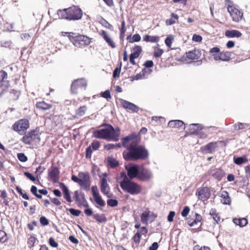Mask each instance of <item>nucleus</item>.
Segmentation results:
<instances>
[{"mask_svg":"<svg viewBox=\"0 0 250 250\" xmlns=\"http://www.w3.org/2000/svg\"><path fill=\"white\" fill-rule=\"evenodd\" d=\"M7 240V234L3 230H0V242L3 243Z\"/></svg>","mask_w":250,"mask_h":250,"instance_id":"56","label":"nucleus"},{"mask_svg":"<svg viewBox=\"0 0 250 250\" xmlns=\"http://www.w3.org/2000/svg\"><path fill=\"white\" fill-rule=\"evenodd\" d=\"M7 73L5 71H0V84L9 83L7 80Z\"/></svg>","mask_w":250,"mask_h":250,"instance_id":"41","label":"nucleus"},{"mask_svg":"<svg viewBox=\"0 0 250 250\" xmlns=\"http://www.w3.org/2000/svg\"><path fill=\"white\" fill-rule=\"evenodd\" d=\"M170 18L166 21V24L167 26L175 24L179 19V16L174 13L170 14Z\"/></svg>","mask_w":250,"mask_h":250,"instance_id":"31","label":"nucleus"},{"mask_svg":"<svg viewBox=\"0 0 250 250\" xmlns=\"http://www.w3.org/2000/svg\"><path fill=\"white\" fill-rule=\"evenodd\" d=\"M202 219H203V218H202V216L200 214H199L197 213H195V218L194 219V220L192 221L188 220V224L190 227H193L195 225L197 224V223L201 222L202 221Z\"/></svg>","mask_w":250,"mask_h":250,"instance_id":"38","label":"nucleus"},{"mask_svg":"<svg viewBox=\"0 0 250 250\" xmlns=\"http://www.w3.org/2000/svg\"><path fill=\"white\" fill-rule=\"evenodd\" d=\"M246 125H247L246 124L238 123L233 125V127L234 130H239L244 129Z\"/></svg>","mask_w":250,"mask_h":250,"instance_id":"52","label":"nucleus"},{"mask_svg":"<svg viewBox=\"0 0 250 250\" xmlns=\"http://www.w3.org/2000/svg\"><path fill=\"white\" fill-rule=\"evenodd\" d=\"M233 161L236 165L240 166L243 164L247 163L248 162V159L246 155H244L242 157H234Z\"/></svg>","mask_w":250,"mask_h":250,"instance_id":"34","label":"nucleus"},{"mask_svg":"<svg viewBox=\"0 0 250 250\" xmlns=\"http://www.w3.org/2000/svg\"><path fill=\"white\" fill-rule=\"evenodd\" d=\"M128 178L132 180L137 178L140 166L136 164H129L125 166Z\"/></svg>","mask_w":250,"mask_h":250,"instance_id":"14","label":"nucleus"},{"mask_svg":"<svg viewBox=\"0 0 250 250\" xmlns=\"http://www.w3.org/2000/svg\"><path fill=\"white\" fill-rule=\"evenodd\" d=\"M30 127V123L28 119L24 118L16 121L12 126V129L20 135H23Z\"/></svg>","mask_w":250,"mask_h":250,"instance_id":"8","label":"nucleus"},{"mask_svg":"<svg viewBox=\"0 0 250 250\" xmlns=\"http://www.w3.org/2000/svg\"><path fill=\"white\" fill-rule=\"evenodd\" d=\"M186 55L189 60H198L200 58L201 53L200 50L195 48L193 50L187 52Z\"/></svg>","mask_w":250,"mask_h":250,"instance_id":"25","label":"nucleus"},{"mask_svg":"<svg viewBox=\"0 0 250 250\" xmlns=\"http://www.w3.org/2000/svg\"><path fill=\"white\" fill-rule=\"evenodd\" d=\"M104 3L108 7L110 8H114L115 7V4L113 0H102Z\"/></svg>","mask_w":250,"mask_h":250,"instance_id":"59","label":"nucleus"},{"mask_svg":"<svg viewBox=\"0 0 250 250\" xmlns=\"http://www.w3.org/2000/svg\"><path fill=\"white\" fill-rule=\"evenodd\" d=\"M156 217V215L151 212L148 208H146L141 215V220L143 224L147 225L148 222L150 223L153 222Z\"/></svg>","mask_w":250,"mask_h":250,"instance_id":"15","label":"nucleus"},{"mask_svg":"<svg viewBox=\"0 0 250 250\" xmlns=\"http://www.w3.org/2000/svg\"><path fill=\"white\" fill-rule=\"evenodd\" d=\"M62 115H55L52 117V121L56 125L62 124Z\"/></svg>","mask_w":250,"mask_h":250,"instance_id":"47","label":"nucleus"},{"mask_svg":"<svg viewBox=\"0 0 250 250\" xmlns=\"http://www.w3.org/2000/svg\"><path fill=\"white\" fill-rule=\"evenodd\" d=\"M151 170L143 167H140L137 179L142 182H148L152 177Z\"/></svg>","mask_w":250,"mask_h":250,"instance_id":"11","label":"nucleus"},{"mask_svg":"<svg viewBox=\"0 0 250 250\" xmlns=\"http://www.w3.org/2000/svg\"><path fill=\"white\" fill-rule=\"evenodd\" d=\"M73 198L79 206H83L86 208L89 207L83 193H80L78 190H76L74 192Z\"/></svg>","mask_w":250,"mask_h":250,"instance_id":"16","label":"nucleus"},{"mask_svg":"<svg viewBox=\"0 0 250 250\" xmlns=\"http://www.w3.org/2000/svg\"><path fill=\"white\" fill-rule=\"evenodd\" d=\"M71 180L78 183L81 188L88 190L91 185L89 174L88 172H80L78 173V177L73 175Z\"/></svg>","mask_w":250,"mask_h":250,"instance_id":"6","label":"nucleus"},{"mask_svg":"<svg viewBox=\"0 0 250 250\" xmlns=\"http://www.w3.org/2000/svg\"><path fill=\"white\" fill-rule=\"evenodd\" d=\"M164 53V50L159 47V44L157 46L154 47L153 56L155 58H159L162 56Z\"/></svg>","mask_w":250,"mask_h":250,"instance_id":"46","label":"nucleus"},{"mask_svg":"<svg viewBox=\"0 0 250 250\" xmlns=\"http://www.w3.org/2000/svg\"><path fill=\"white\" fill-rule=\"evenodd\" d=\"M17 157L18 159L22 162H25L27 161V156H25V154L23 153H18Z\"/></svg>","mask_w":250,"mask_h":250,"instance_id":"58","label":"nucleus"},{"mask_svg":"<svg viewBox=\"0 0 250 250\" xmlns=\"http://www.w3.org/2000/svg\"><path fill=\"white\" fill-rule=\"evenodd\" d=\"M110 187L107 184V181L106 177H103L101 179V191L108 198L111 197V194L110 193Z\"/></svg>","mask_w":250,"mask_h":250,"instance_id":"20","label":"nucleus"},{"mask_svg":"<svg viewBox=\"0 0 250 250\" xmlns=\"http://www.w3.org/2000/svg\"><path fill=\"white\" fill-rule=\"evenodd\" d=\"M100 23L105 28L108 29L111 31L113 30V26L110 23H109L104 18H102L100 21Z\"/></svg>","mask_w":250,"mask_h":250,"instance_id":"44","label":"nucleus"},{"mask_svg":"<svg viewBox=\"0 0 250 250\" xmlns=\"http://www.w3.org/2000/svg\"><path fill=\"white\" fill-rule=\"evenodd\" d=\"M108 166L111 168H115L119 166V162L116 159L111 158L108 160Z\"/></svg>","mask_w":250,"mask_h":250,"instance_id":"48","label":"nucleus"},{"mask_svg":"<svg viewBox=\"0 0 250 250\" xmlns=\"http://www.w3.org/2000/svg\"><path fill=\"white\" fill-rule=\"evenodd\" d=\"M121 176L123 178V180L120 181L119 184L124 192L131 195H138L142 192L143 188L141 185L130 180L124 172L121 173Z\"/></svg>","mask_w":250,"mask_h":250,"instance_id":"3","label":"nucleus"},{"mask_svg":"<svg viewBox=\"0 0 250 250\" xmlns=\"http://www.w3.org/2000/svg\"><path fill=\"white\" fill-rule=\"evenodd\" d=\"M107 204L108 206L111 207H117L118 205V201L116 199H108L107 200Z\"/></svg>","mask_w":250,"mask_h":250,"instance_id":"53","label":"nucleus"},{"mask_svg":"<svg viewBox=\"0 0 250 250\" xmlns=\"http://www.w3.org/2000/svg\"><path fill=\"white\" fill-rule=\"evenodd\" d=\"M217 147H218L217 143L216 142H212L202 146L201 147V151L204 153H212L215 151Z\"/></svg>","mask_w":250,"mask_h":250,"instance_id":"22","label":"nucleus"},{"mask_svg":"<svg viewBox=\"0 0 250 250\" xmlns=\"http://www.w3.org/2000/svg\"><path fill=\"white\" fill-rule=\"evenodd\" d=\"M143 40L146 42H158L160 40V37L156 36H150L149 35H146L143 37Z\"/></svg>","mask_w":250,"mask_h":250,"instance_id":"32","label":"nucleus"},{"mask_svg":"<svg viewBox=\"0 0 250 250\" xmlns=\"http://www.w3.org/2000/svg\"><path fill=\"white\" fill-rule=\"evenodd\" d=\"M233 222L235 224L241 227L246 226L248 224V220L245 218L239 219L235 218L233 219Z\"/></svg>","mask_w":250,"mask_h":250,"instance_id":"37","label":"nucleus"},{"mask_svg":"<svg viewBox=\"0 0 250 250\" xmlns=\"http://www.w3.org/2000/svg\"><path fill=\"white\" fill-rule=\"evenodd\" d=\"M49 244L51 247L53 248H57L58 246V243L55 241V240L53 237H50L49 238Z\"/></svg>","mask_w":250,"mask_h":250,"instance_id":"63","label":"nucleus"},{"mask_svg":"<svg viewBox=\"0 0 250 250\" xmlns=\"http://www.w3.org/2000/svg\"><path fill=\"white\" fill-rule=\"evenodd\" d=\"M60 171L59 168L54 166H51L48 171V177L49 181L54 183H58L60 179Z\"/></svg>","mask_w":250,"mask_h":250,"instance_id":"13","label":"nucleus"},{"mask_svg":"<svg viewBox=\"0 0 250 250\" xmlns=\"http://www.w3.org/2000/svg\"><path fill=\"white\" fill-rule=\"evenodd\" d=\"M211 194L210 189L209 187H204L203 186L197 189L196 193L199 200L202 202L207 201L210 197Z\"/></svg>","mask_w":250,"mask_h":250,"instance_id":"12","label":"nucleus"},{"mask_svg":"<svg viewBox=\"0 0 250 250\" xmlns=\"http://www.w3.org/2000/svg\"><path fill=\"white\" fill-rule=\"evenodd\" d=\"M141 39V37L139 34H135L133 35L132 38H130V36H128L126 38V40H128V42L130 43L140 42Z\"/></svg>","mask_w":250,"mask_h":250,"instance_id":"43","label":"nucleus"},{"mask_svg":"<svg viewBox=\"0 0 250 250\" xmlns=\"http://www.w3.org/2000/svg\"><path fill=\"white\" fill-rule=\"evenodd\" d=\"M99 35L104 39L105 42L112 48L116 47V44L113 39L110 37L108 33L104 30H101Z\"/></svg>","mask_w":250,"mask_h":250,"instance_id":"21","label":"nucleus"},{"mask_svg":"<svg viewBox=\"0 0 250 250\" xmlns=\"http://www.w3.org/2000/svg\"><path fill=\"white\" fill-rule=\"evenodd\" d=\"M221 202L224 205H229L231 204V200L229 196V192L226 190H223L221 192Z\"/></svg>","mask_w":250,"mask_h":250,"instance_id":"27","label":"nucleus"},{"mask_svg":"<svg viewBox=\"0 0 250 250\" xmlns=\"http://www.w3.org/2000/svg\"><path fill=\"white\" fill-rule=\"evenodd\" d=\"M69 41L75 47L80 48L88 46L91 42V39L87 36L76 33L73 37L69 38Z\"/></svg>","mask_w":250,"mask_h":250,"instance_id":"7","label":"nucleus"},{"mask_svg":"<svg viewBox=\"0 0 250 250\" xmlns=\"http://www.w3.org/2000/svg\"><path fill=\"white\" fill-rule=\"evenodd\" d=\"M120 38L124 39L126 32L125 22L123 20L121 22V27L120 28Z\"/></svg>","mask_w":250,"mask_h":250,"instance_id":"45","label":"nucleus"},{"mask_svg":"<svg viewBox=\"0 0 250 250\" xmlns=\"http://www.w3.org/2000/svg\"><path fill=\"white\" fill-rule=\"evenodd\" d=\"M209 214L212 216L216 224H219L220 221V217L215 208H211L209 211Z\"/></svg>","mask_w":250,"mask_h":250,"instance_id":"39","label":"nucleus"},{"mask_svg":"<svg viewBox=\"0 0 250 250\" xmlns=\"http://www.w3.org/2000/svg\"><path fill=\"white\" fill-rule=\"evenodd\" d=\"M94 200L97 205L96 207L97 208H100V210H102L101 207H104L105 206V202L103 199L102 197L99 194H94Z\"/></svg>","mask_w":250,"mask_h":250,"instance_id":"28","label":"nucleus"},{"mask_svg":"<svg viewBox=\"0 0 250 250\" xmlns=\"http://www.w3.org/2000/svg\"><path fill=\"white\" fill-rule=\"evenodd\" d=\"M100 146V144L99 141H96L93 142L89 146L93 150H97Z\"/></svg>","mask_w":250,"mask_h":250,"instance_id":"57","label":"nucleus"},{"mask_svg":"<svg viewBox=\"0 0 250 250\" xmlns=\"http://www.w3.org/2000/svg\"><path fill=\"white\" fill-rule=\"evenodd\" d=\"M190 209L188 207L186 206L183 209L181 215L183 217H186L189 212Z\"/></svg>","mask_w":250,"mask_h":250,"instance_id":"64","label":"nucleus"},{"mask_svg":"<svg viewBox=\"0 0 250 250\" xmlns=\"http://www.w3.org/2000/svg\"><path fill=\"white\" fill-rule=\"evenodd\" d=\"M122 145L126 149L123 153L126 161L145 160L148 157V152L145 146L139 145L138 137L135 133L121 139Z\"/></svg>","mask_w":250,"mask_h":250,"instance_id":"1","label":"nucleus"},{"mask_svg":"<svg viewBox=\"0 0 250 250\" xmlns=\"http://www.w3.org/2000/svg\"><path fill=\"white\" fill-rule=\"evenodd\" d=\"M168 126L171 128H177L179 129H185L184 123L179 120H171L168 123Z\"/></svg>","mask_w":250,"mask_h":250,"instance_id":"24","label":"nucleus"},{"mask_svg":"<svg viewBox=\"0 0 250 250\" xmlns=\"http://www.w3.org/2000/svg\"><path fill=\"white\" fill-rule=\"evenodd\" d=\"M120 135V129L119 127L114 128L108 124H105L104 128L95 130L93 133L94 138L113 141H118Z\"/></svg>","mask_w":250,"mask_h":250,"instance_id":"2","label":"nucleus"},{"mask_svg":"<svg viewBox=\"0 0 250 250\" xmlns=\"http://www.w3.org/2000/svg\"><path fill=\"white\" fill-rule=\"evenodd\" d=\"M93 217L98 223H105L107 221V218L104 214H94Z\"/></svg>","mask_w":250,"mask_h":250,"instance_id":"33","label":"nucleus"},{"mask_svg":"<svg viewBox=\"0 0 250 250\" xmlns=\"http://www.w3.org/2000/svg\"><path fill=\"white\" fill-rule=\"evenodd\" d=\"M87 82L84 78L78 79L73 81L71 85V91L73 94H76L80 90L85 89Z\"/></svg>","mask_w":250,"mask_h":250,"instance_id":"10","label":"nucleus"},{"mask_svg":"<svg viewBox=\"0 0 250 250\" xmlns=\"http://www.w3.org/2000/svg\"><path fill=\"white\" fill-rule=\"evenodd\" d=\"M231 52L229 51L220 52L218 55H213V59L215 61H228L230 59Z\"/></svg>","mask_w":250,"mask_h":250,"instance_id":"23","label":"nucleus"},{"mask_svg":"<svg viewBox=\"0 0 250 250\" xmlns=\"http://www.w3.org/2000/svg\"><path fill=\"white\" fill-rule=\"evenodd\" d=\"M139 56L140 55L137 54L136 53L133 51V52L131 53L129 56V61L130 63L133 65L136 64V62L134 60L138 58Z\"/></svg>","mask_w":250,"mask_h":250,"instance_id":"50","label":"nucleus"},{"mask_svg":"<svg viewBox=\"0 0 250 250\" xmlns=\"http://www.w3.org/2000/svg\"><path fill=\"white\" fill-rule=\"evenodd\" d=\"M225 35L229 38H239L242 36V34L239 30L233 29L226 30L225 32Z\"/></svg>","mask_w":250,"mask_h":250,"instance_id":"26","label":"nucleus"},{"mask_svg":"<svg viewBox=\"0 0 250 250\" xmlns=\"http://www.w3.org/2000/svg\"><path fill=\"white\" fill-rule=\"evenodd\" d=\"M147 232V229L146 227H141L140 230H138L133 236L132 239L133 242L135 244H139L140 243L141 235H143L146 236Z\"/></svg>","mask_w":250,"mask_h":250,"instance_id":"19","label":"nucleus"},{"mask_svg":"<svg viewBox=\"0 0 250 250\" xmlns=\"http://www.w3.org/2000/svg\"><path fill=\"white\" fill-rule=\"evenodd\" d=\"M60 187L62 188V192H63L64 198L65 199L67 202L70 203L71 202V198L67 187L63 183H61Z\"/></svg>","mask_w":250,"mask_h":250,"instance_id":"30","label":"nucleus"},{"mask_svg":"<svg viewBox=\"0 0 250 250\" xmlns=\"http://www.w3.org/2000/svg\"><path fill=\"white\" fill-rule=\"evenodd\" d=\"M68 210L72 215L75 216H79L81 213V211L80 210H77L72 208H69Z\"/></svg>","mask_w":250,"mask_h":250,"instance_id":"61","label":"nucleus"},{"mask_svg":"<svg viewBox=\"0 0 250 250\" xmlns=\"http://www.w3.org/2000/svg\"><path fill=\"white\" fill-rule=\"evenodd\" d=\"M173 40L174 38L172 35L167 36L165 41L166 45L168 47H171Z\"/></svg>","mask_w":250,"mask_h":250,"instance_id":"51","label":"nucleus"},{"mask_svg":"<svg viewBox=\"0 0 250 250\" xmlns=\"http://www.w3.org/2000/svg\"><path fill=\"white\" fill-rule=\"evenodd\" d=\"M40 222L42 225L45 226L49 224L48 220L44 216H42L40 218Z\"/></svg>","mask_w":250,"mask_h":250,"instance_id":"60","label":"nucleus"},{"mask_svg":"<svg viewBox=\"0 0 250 250\" xmlns=\"http://www.w3.org/2000/svg\"><path fill=\"white\" fill-rule=\"evenodd\" d=\"M9 87V83L0 84V97L8 92Z\"/></svg>","mask_w":250,"mask_h":250,"instance_id":"42","label":"nucleus"},{"mask_svg":"<svg viewBox=\"0 0 250 250\" xmlns=\"http://www.w3.org/2000/svg\"><path fill=\"white\" fill-rule=\"evenodd\" d=\"M23 135L21 141L25 145H30L37 141H40V137L37 129L30 130Z\"/></svg>","mask_w":250,"mask_h":250,"instance_id":"9","label":"nucleus"},{"mask_svg":"<svg viewBox=\"0 0 250 250\" xmlns=\"http://www.w3.org/2000/svg\"><path fill=\"white\" fill-rule=\"evenodd\" d=\"M193 250H211V249L208 246H201L199 245H196L193 247Z\"/></svg>","mask_w":250,"mask_h":250,"instance_id":"55","label":"nucleus"},{"mask_svg":"<svg viewBox=\"0 0 250 250\" xmlns=\"http://www.w3.org/2000/svg\"><path fill=\"white\" fill-rule=\"evenodd\" d=\"M36 107L40 110H46L52 108V105L51 104L46 103L44 101H42L37 102L36 104Z\"/></svg>","mask_w":250,"mask_h":250,"instance_id":"29","label":"nucleus"},{"mask_svg":"<svg viewBox=\"0 0 250 250\" xmlns=\"http://www.w3.org/2000/svg\"><path fill=\"white\" fill-rule=\"evenodd\" d=\"M0 197L4 199L3 204L5 206L9 205V201L6 199L7 197V194L6 190H2L0 192Z\"/></svg>","mask_w":250,"mask_h":250,"instance_id":"49","label":"nucleus"},{"mask_svg":"<svg viewBox=\"0 0 250 250\" xmlns=\"http://www.w3.org/2000/svg\"><path fill=\"white\" fill-rule=\"evenodd\" d=\"M120 104L121 106L125 109L131 111L132 113H137L139 110V107L123 99H120Z\"/></svg>","mask_w":250,"mask_h":250,"instance_id":"17","label":"nucleus"},{"mask_svg":"<svg viewBox=\"0 0 250 250\" xmlns=\"http://www.w3.org/2000/svg\"><path fill=\"white\" fill-rule=\"evenodd\" d=\"M37 241H38V239L33 235H31L28 238L27 244L29 250H33V248L35 246V244Z\"/></svg>","mask_w":250,"mask_h":250,"instance_id":"35","label":"nucleus"},{"mask_svg":"<svg viewBox=\"0 0 250 250\" xmlns=\"http://www.w3.org/2000/svg\"><path fill=\"white\" fill-rule=\"evenodd\" d=\"M201 129L199 124H191L189 126V133L191 134H197Z\"/></svg>","mask_w":250,"mask_h":250,"instance_id":"36","label":"nucleus"},{"mask_svg":"<svg viewBox=\"0 0 250 250\" xmlns=\"http://www.w3.org/2000/svg\"><path fill=\"white\" fill-rule=\"evenodd\" d=\"M227 8L233 21L239 22L244 20L243 11L238 5L230 1Z\"/></svg>","mask_w":250,"mask_h":250,"instance_id":"5","label":"nucleus"},{"mask_svg":"<svg viewBox=\"0 0 250 250\" xmlns=\"http://www.w3.org/2000/svg\"><path fill=\"white\" fill-rule=\"evenodd\" d=\"M57 14L60 19L77 21L82 19L83 11L78 6L73 5L68 8L58 10Z\"/></svg>","mask_w":250,"mask_h":250,"instance_id":"4","label":"nucleus"},{"mask_svg":"<svg viewBox=\"0 0 250 250\" xmlns=\"http://www.w3.org/2000/svg\"><path fill=\"white\" fill-rule=\"evenodd\" d=\"M86 110L87 106L86 105H83L80 107L76 110L75 116L78 118L84 115Z\"/></svg>","mask_w":250,"mask_h":250,"instance_id":"40","label":"nucleus"},{"mask_svg":"<svg viewBox=\"0 0 250 250\" xmlns=\"http://www.w3.org/2000/svg\"><path fill=\"white\" fill-rule=\"evenodd\" d=\"M31 192L33 194H34L37 198L39 199H41L42 198V195L41 194H39L37 193L38 190L37 188L35 186H32L31 188Z\"/></svg>","mask_w":250,"mask_h":250,"instance_id":"54","label":"nucleus"},{"mask_svg":"<svg viewBox=\"0 0 250 250\" xmlns=\"http://www.w3.org/2000/svg\"><path fill=\"white\" fill-rule=\"evenodd\" d=\"M101 95L102 97L106 99H110L111 98L110 92L108 90H107L104 92H102Z\"/></svg>","mask_w":250,"mask_h":250,"instance_id":"62","label":"nucleus"},{"mask_svg":"<svg viewBox=\"0 0 250 250\" xmlns=\"http://www.w3.org/2000/svg\"><path fill=\"white\" fill-rule=\"evenodd\" d=\"M208 173L218 181L221 180L225 175V171L221 168H212L208 170Z\"/></svg>","mask_w":250,"mask_h":250,"instance_id":"18","label":"nucleus"}]
</instances>
